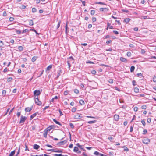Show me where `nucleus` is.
<instances>
[{"label":"nucleus","instance_id":"nucleus-27","mask_svg":"<svg viewBox=\"0 0 156 156\" xmlns=\"http://www.w3.org/2000/svg\"><path fill=\"white\" fill-rule=\"evenodd\" d=\"M94 154L97 156H99L100 155V153L98 151H95L94 152Z\"/></svg>","mask_w":156,"mask_h":156},{"label":"nucleus","instance_id":"nucleus-31","mask_svg":"<svg viewBox=\"0 0 156 156\" xmlns=\"http://www.w3.org/2000/svg\"><path fill=\"white\" fill-rule=\"evenodd\" d=\"M54 155L55 156H68L67 155H62L61 154H54Z\"/></svg>","mask_w":156,"mask_h":156},{"label":"nucleus","instance_id":"nucleus-16","mask_svg":"<svg viewBox=\"0 0 156 156\" xmlns=\"http://www.w3.org/2000/svg\"><path fill=\"white\" fill-rule=\"evenodd\" d=\"M52 65H49L47 68L46 69V71L47 70L48 71L50 70L52 68Z\"/></svg>","mask_w":156,"mask_h":156},{"label":"nucleus","instance_id":"nucleus-37","mask_svg":"<svg viewBox=\"0 0 156 156\" xmlns=\"http://www.w3.org/2000/svg\"><path fill=\"white\" fill-rule=\"evenodd\" d=\"M153 80L154 82H156V76H154L153 78Z\"/></svg>","mask_w":156,"mask_h":156},{"label":"nucleus","instance_id":"nucleus-4","mask_svg":"<svg viewBox=\"0 0 156 156\" xmlns=\"http://www.w3.org/2000/svg\"><path fill=\"white\" fill-rule=\"evenodd\" d=\"M35 102L36 104L39 106L41 105L42 104V103L39 101L38 98H35Z\"/></svg>","mask_w":156,"mask_h":156},{"label":"nucleus","instance_id":"nucleus-54","mask_svg":"<svg viewBox=\"0 0 156 156\" xmlns=\"http://www.w3.org/2000/svg\"><path fill=\"white\" fill-rule=\"evenodd\" d=\"M68 92L67 91H65L64 93V95H67L68 94Z\"/></svg>","mask_w":156,"mask_h":156},{"label":"nucleus","instance_id":"nucleus-39","mask_svg":"<svg viewBox=\"0 0 156 156\" xmlns=\"http://www.w3.org/2000/svg\"><path fill=\"white\" fill-rule=\"evenodd\" d=\"M147 132V130L146 129H144L143 132V134H145Z\"/></svg>","mask_w":156,"mask_h":156},{"label":"nucleus","instance_id":"nucleus-23","mask_svg":"<svg viewBox=\"0 0 156 156\" xmlns=\"http://www.w3.org/2000/svg\"><path fill=\"white\" fill-rule=\"evenodd\" d=\"M95 4H102V5H106L105 3H104L102 2H96Z\"/></svg>","mask_w":156,"mask_h":156},{"label":"nucleus","instance_id":"nucleus-33","mask_svg":"<svg viewBox=\"0 0 156 156\" xmlns=\"http://www.w3.org/2000/svg\"><path fill=\"white\" fill-rule=\"evenodd\" d=\"M29 25L30 26H32L34 24L32 20H30L29 21Z\"/></svg>","mask_w":156,"mask_h":156},{"label":"nucleus","instance_id":"nucleus-20","mask_svg":"<svg viewBox=\"0 0 156 156\" xmlns=\"http://www.w3.org/2000/svg\"><path fill=\"white\" fill-rule=\"evenodd\" d=\"M18 49H19V51H21L23 50V48L22 46H19L18 47Z\"/></svg>","mask_w":156,"mask_h":156},{"label":"nucleus","instance_id":"nucleus-5","mask_svg":"<svg viewBox=\"0 0 156 156\" xmlns=\"http://www.w3.org/2000/svg\"><path fill=\"white\" fill-rule=\"evenodd\" d=\"M55 128V126H54L51 125L49 127H48L45 130V131L46 132H49L52 129H54Z\"/></svg>","mask_w":156,"mask_h":156},{"label":"nucleus","instance_id":"nucleus-51","mask_svg":"<svg viewBox=\"0 0 156 156\" xmlns=\"http://www.w3.org/2000/svg\"><path fill=\"white\" fill-rule=\"evenodd\" d=\"M20 152V147H19V150L18 151V152L16 155V156H18V155L19 154Z\"/></svg>","mask_w":156,"mask_h":156},{"label":"nucleus","instance_id":"nucleus-18","mask_svg":"<svg viewBox=\"0 0 156 156\" xmlns=\"http://www.w3.org/2000/svg\"><path fill=\"white\" fill-rule=\"evenodd\" d=\"M37 113H38V112L35 113L31 115L30 116L31 119H32L33 118L36 116Z\"/></svg>","mask_w":156,"mask_h":156},{"label":"nucleus","instance_id":"nucleus-52","mask_svg":"<svg viewBox=\"0 0 156 156\" xmlns=\"http://www.w3.org/2000/svg\"><path fill=\"white\" fill-rule=\"evenodd\" d=\"M137 76L138 77H141L142 76V74L141 73H138L137 74Z\"/></svg>","mask_w":156,"mask_h":156},{"label":"nucleus","instance_id":"nucleus-26","mask_svg":"<svg viewBox=\"0 0 156 156\" xmlns=\"http://www.w3.org/2000/svg\"><path fill=\"white\" fill-rule=\"evenodd\" d=\"M96 122V120H93V121H88L87 122V123L89 124H92V123H95Z\"/></svg>","mask_w":156,"mask_h":156},{"label":"nucleus","instance_id":"nucleus-29","mask_svg":"<svg viewBox=\"0 0 156 156\" xmlns=\"http://www.w3.org/2000/svg\"><path fill=\"white\" fill-rule=\"evenodd\" d=\"M36 60V58L35 56H34L32 57L31 59V60L32 62H34Z\"/></svg>","mask_w":156,"mask_h":156},{"label":"nucleus","instance_id":"nucleus-15","mask_svg":"<svg viewBox=\"0 0 156 156\" xmlns=\"http://www.w3.org/2000/svg\"><path fill=\"white\" fill-rule=\"evenodd\" d=\"M53 121L56 124H58L59 125L61 126L62 125L59 122L57 121L55 119H53Z\"/></svg>","mask_w":156,"mask_h":156},{"label":"nucleus","instance_id":"nucleus-6","mask_svg":"<svg viewBox=\"0 0 156 156\" xmlns=\"http://www.w3.org/2000/svg\"><path fill=\"white\" fill-rule=\"evenodd\" d=\"M26 119H27L26 117L25 116L23 117V116L22 115L21 117L20 123H24Z\"/></svg>","mask_w":156,"mask_h":156},{"label":"nucleus","instance_id":"nucleus-25","mask_svg":"<svg viewBox=\"0 0 156 156\" xmlns=\"http://www.w3.org/2000/svg\"><path fill=\"white\" fill-rule=\"evenodd\" d=\"M130 20V19L129 18H126L124 20V21L126 23L129 22Z\"/></svg>","mask_w":156,"mask_h":156},{"label":"nucleus","instance_id":"nucleus-2","mask_svg":"<svg viewBox=\"0 0 156 156\" xmlns=\"http://www.w3.org/2000/svg\"><path fill=\"white\" fill-rule=\"evenodd\" d=\"M67 62L68 64H73L74 63V59L72 56H70L68 58Z\"/></svg>","mask_w":156,"mask_h":156},{"label":"nucleus","instance_id":"nucleus-10","mask_svg":"<svg viewBox=\"0 0 156 156\" xmlns=\"http://www.w3.org/2000/svg\"><path fill=\"white\" fill-rule=\"evenodd\" d=\"M66 142V140L61 141L58 143L57 144V145L58 146L64 145Z\"/></svg>","mask_w":156,"mask_h":156},{"label":"nucleus","instance_id":"nucleus-30","mask_svg":"<svg viewBox=\"0 0 156 156\" xmlns=\"http://www.w3.org/2000/svg\"><path fill=\"white\" fill-rule=\"evenodd\" d=\"M74 92L76 94H78L79 93V90L78 89H74Z\"/></svg>","mask_w":156,"mask_h":156},{"label":"nucleus","instance_id":"nucleus-50","mask_svg":"<svg viewBox=\"0 0 156 156\" xmlns=\"http://www.w3.org/2000/svg\"><path fill=\"white\" fill-rule=\"evenodd\" d=\"M60 21H59L58 22V24H57V28L58 29L60 27Z\"/></svg>","mask_w":156,"mask_h":156},{"label":"nucleus","instance_id":"nucleus-17","mask_svg":"<svg viewBox=\"0 0 156 156\" xmlns=\"http://www.w3.org/2000/svg\"><path fill=\"white\" fill-rule=\"evenodd\" d=\"M62 73V72H61V70H58V72H57V78H58L59 76H60V75H61V73Z\"/></svg>","mask_w":156,"mask_h":156},{"label":"nucleus","instance_id":"nucleus-21","mask_svg":"<svg viewBox=\"0 0 156 156\" xmlns=\"http://www.w3.org/2000/svg\"><path fill=\"white\" fill-rule=\"evenodd\" d=\"M134 91L135 92L137 93L139 92V89L137 87H135L134 88Z\"/></svg>","mask_w":156,"mask_h":156},{"label":"nucleus","instance_id":"nucleus-61","mask_svg":"<svg viewBox=\"0 0 156 156\" xmlns=\"http://www.w3.org/2000/svg\"><path fill=\"white\" fill-rule=\"evenodd\" d=\"M145 50L144 49H141V52L142 54H144L145 53Z\"/></svg>","mask_w":156,"mask_h":156},{"label":"nucleus","instance_id":"nucleus-59","mask_svg":"<svg viewBox=\"0 0 156 156\" xmlns=\"http://www.w3.org/2000/svg\"><path fill=\"white\" fill-rule=\"evenodd\" d=\"M113 32L114 33H115L116 34H119L118 32L117 31L113 30Z\"/></svg>","mask_w":156,"mask_h":156},{"label":"nucleus","instance_id":"nucleus-64","mask_svg":"<svg viewBox=\"0 0 156 156\" xmlns=\"http://www.w3.org/2000/svg\"><path fill=\"white\" fill-rule=\"evenodd\" d=\"M47 132L46 131L44 133V136L45 137H46L47 135Z\"/></svg>","mask_w":156,"mask_h":156},{"label":"nucleus","instance_id":"nucleus-49","mask_svg":"<svg viewBox=\"0 0 156 156\" xmlns=\"http://www.w3.org/2000/svg\"><path fill=\"white\" fill-rule=\"evenodd\" d=\"M91 73L92 74H96V71L94 70H92L91 71Z\"/></svg>","mask_w":156,"mask_h":156},{"label":"nucleus","instance_id":"nucleus-42","mask_svg":"<svg viewBox=\"0 0 156 156\" xmlns=\"http://www.w3.org/2000/svg\"><path fill=\"white\" fill-rule=\"evenodd\" d=\"M15 30L17 34H20L21 33V31L20 30H17L16 29H15Z\"/></svg>","mask_w":156,"mask_h":156},{"label":"nucleus","instance_id":"nucleus-53","mask_svg":"<svg viewBox=\"0 0 156 156\" xmlns=\"http://www.w3.org/2000/svg\"><path fill=\"white\" fill-rule=\"evenodd\" d=\"M151 119L150 118H148L147 119V122L148 123H150L151 122Z\"/></svg>","mask_w":156,"mask_h":156},{"label":"nucleus","instance_id":"nucleus-43","mask_svg":"<svg viewBox=\"0 0 156 156\" xmlns=\"http://www.w3.org/2000/svg\"><path fill=\"white\" fill-rule=\"evenodd\" d=\"M86 62L87 64H88V63L94 64V63L93 62H92L90 61H86Z\"/></svg>","mask_w":156,"mask_h":156},{"label":"nucleus","instance_id":"nucleus-34","mask_svg":"<svg viewBox=\"0 0 156 156\" xmlns=\"http://www.w3.org/2000/svg\"><path fill=\"white\" fill-rule=\"evenodd\" d=\"M4 45V43L2 41H0V47H2Z\"/></svg>","mask_w":156,"mask_h":156},{"label":"nucleus","instance_id":"nucleus-7","mask_svg":"<svg viewBox=\"0 0 156 156\" xmlns=\"http://www.w3.org/2000/svg\"><path fill=\"white\" fill-rule=\"evenodd\" d=\"M143 143L147 144L150 142V140L149 139L145 138H144L143 140Z\"/></svg>","mask_w":156,"mask_h":156},{"label":"nucleus","instance_id":"nucleus-41","mask_svg":"<svg viewBox=\"0 0 156 156\" xmlns=\"http://www.w3.org/2000/svg\"><path fill=\"white\" fill-rule=\"evenodd\" d=\"M6 93V91L5 90H2V94L4 96H5V95Z\"/></svg>","mask_w":156,"mask_h":156},{"label":"nucleus","instance_id":"nucleus-1","mask_svg":"<svg viewBox=\"0 0 156 156\" xmlns=\"http://www.w3.org/2000/svg\"><path fill=\"white\" fill-rule=\"evenodd\" d=\"M48 151H51L52 152H60V153H62L63 152V151L61 149H58L57 148L55 149H51L48 150Z\"/></svg>","mask_w":156,"mask_h":156},{"label":"nucleus","instance_id":"nucleus-9","mask_svg":"<svg viewBox=\"0 0 156 156\" xmlns=\"http://www.w3.org/2000/svg\"><path fill=\"white\" fill-rule=\"evenodd\" d=\"M99 10L101 11L104 12H106L108 11L109 9L108 8H100Z\"/></svg>","mask_w":156,"mask_h":156},{"label":"nucleus","instance_id":"nucleus-55","mask_svg":"<svg viewBox=\"0 0 156 156\" xmlns=\"http://www.w3.org/2000/svg\"><path fill=\"white\" fill-rule=\"evenodd\" d=\"M92 20L93 22L96 21V18L94 17H93L92 18Z\"/></svg>","mask_w":156,"mask_h":156},{"label":"nucleus","instance_id":"nucleus-57","mask_svg":"<svg viewBox=\"0 0 156 156\" xmlns=\"http://www.w3.org/2000/svg\"><path fill=\"white\" fill-rule=\"evenodd\" d=\"M14 40L13 39L11 40L10 41V42L12 44H13L14 43Z\"/></svg>","mask_w":156,"mask_h":156},{"label":"nucleus","instance_id":"nucleus-60","mask_svg":"<svg viewBox=\"0 0 156 156\" xmlns=\"http://www.w3.org/2000/svg\"><path fill=\"white\" fill-rule=\"evenodd\" d=\"M81 1L82 2V3L83 5V6H85L86 5H85V2H86L85 1Z\"/></svg>","mask_w":156,"mask_h":156},{"label":"nucleus","instance_id":"nucleus-32","mask_svg":"<svg viewBox=\"0 0 156 156\" xmlns=\"http://www.w3.org/2000/svg\"><path fill=\"white\" fill-rule=\"evenodd\" d=\"M108 81L111 84L113 82V80L112 79H110L108 80Z\"/></svg>","mask_w":156,"mask_h":156},{"label":"nucleus","instance_id":"nucleus-13","mask_svg":"<svg viewBox=\"0 0 156 156\" xmlns=\"http://www.w3.org/2000/svg\"><path fill=\"white\" fill-rule=\"evenodd\" d=\"M120 60L121 62H127V59L126 58L124 57H121L120 58Z\"/></svg>","mask_w":156,"mask_h":156},{"label":"nucleus","instance_id":"nucleus-35","mask_svg":"<svg viewBox=\"0 0 156 156\" xmlns=\"http://www.w3.org/2000/svg\"><path fill=\"white\" fill-rule=\"evenodd\" d=\"M37 10L35 8H33L32 9V11L33 12H36Z\"/></svg>","mask_w":156,"mask_h":156},{"label":"nucleus","instance_id":"nucleus-46","mask_svg":"<svg viewBox=\"0 0 156 156\" xmlns=\"http://www.w3.org/2000/svg\"><path fill=\"white\" fill-rule=\"evenodd\" d=\"M133 109L134 111L136 112L138 110V108L137 107H135Z\"/></svg>","mask_w":156,"mask_h":156},{"label":"nucleus","instance_id":"nucleus-38","mask_svg":"<svg viewBox=\"0 0 156 156\" xmlns=\"http://www.w3.org/2000/svg\"><path fill=\"white\" fill-rule=\"evenodd\" d=\"M95 10H91V11L90 14L92 15H94L95 13Z\"/></svg>","mask_w":156,"mask_h":156},{"label":"nucleus","instance_id":"nucleus-22","mask_svg":"<svg viewBox=\"0 0 156 156\" xmlns=\"http://www.w3.org/2000/svg\"><path fill=\"white\" fill-rule=\"evenodd\" d=\"M15 150H14L13 151H12L9 154V156H13L15 153Z\"/></svg>","mask_w":156,"mask_h":156},{"label":"nucleus","instance_id":"nucleus-58","mask_svg":"<svg viewBox=\"0 0 156 156\" xmlns=\"http://www.w3.org/2000/svg\"><path fill=\"white\" fill-rule=\"evenodd\" d=\"M14 108H12L10 111L9 112V115H10L11 113L12 112V111H13V110H14Z\"/></svg>","mask_w":156,"mask_h":156},{"label":"nucleus","instance_id":"nucleus-14","mask_svg":"<svg viewBox=\"0 0 156 156\" xmlns=\"http://www.w3.org/2000/svg\"><path fill=\"white\" fill-rule=\"evenodd\" d=\"M32 108V107H27L26 108L25 110L26 112H30Z\"/></svg>","mask_w":156,"mask_h":156},{"label":"nucleus","instance_id":"nucleus-48","mask_svg":"<svg viewBox=\"0 0 156 156\" xmlns=\"http://www.w3.org/2000/svg\"><path fill=\"white\" fill-rule=\"evenodd\" d=\"M132 84L133 86H135L136 85V82L135 80H134L132 81Z\"/></svg>","mask_w":156,"mask_h":156},{"label":"nucleus","instance_id":"nucleus-19","mask_svg":"<svg viewBox=\"0 0 156 156\" xmlns=\"http://www.w3.org/2000/svg\"><path fill=\"white\" fill-rule=\"evenodd\" d=\"M79 103L81 105H83L84 104V102L83 100H80L79 101Z\"/></svg>","mask_w":156,"mask_h":156},{"label":"nucleus","instance_id":"nucleus-11","mask_svg":"<svg viewBox=\"0 0 156 156\" xmlns=\"http://www.w3.org/2000/svg\"><path fill=\"white\" fill-rule=\"evenodd\" d=\"M40 94L41 92L39 90H36L34 91V95L38 96Z\"/></svg>","mask_w":156,"mask_h":156},{"label":"nucleus","instance_id":"nucleus-24","mask_svg":"<svg viewBox=\"0 0 156 156\" xmlns=\"http://www.w3.org/2000/svg\"><path fill=\"white\" fill-rule=\"evenodd\" d=\"M135 69V67L134 66H132L130 68V72H133L134 71Z\"/></svg>","mask_w":156,"mask_h":156},{"label":"nucleus","instance_id":"nucleus-63","mask_svg":"<svg viewBox=\"0 0 156 156\" xmlns=\"http://www.w3.org/2000/svg\"><path fill=\"white\" fill-rule=\"evenodd\" d=\"M69 125L71 128H74V126L72 123H70L69 124Z\"/></svg>","mask_w":156,"mask_h":156},{"label":"nucleus","instance_id":"nucleus-44","mask_svg":"<svg viewBox=\"0 0 156 156\" xmlns=\"http://www.w3.org/2000/svg\"><path fill=\"white\" fill-rule=\"evenodd\" d=\"M141 108L142 109H145L146 108V106L145 105H143L141 106Z\"/></svg>","mask_w":156,"mask_h":156},{"label":"nucleus","instance_id":"nucleus-28","mask_svg":"<svg viewBox=\"0 0 156 156\" xmlns=\"http://www.w3.org/2000/svg\"><path fill=\"white\" fill-rule=\"evenodd\" d=\"M126 55L128 57H130L131 55V52L129 51L126 54Z\"/></svg>","mask_w":156,"mask_h":156},{"label":"nucleus","instance_id":"nucleus-56","mask_svg":"<svg viewBox=\"0 0 156 156\" xmlns=\"http://www.w3.org/2000/svg\"><path fill=\"white\" fill-rule=\"evenodd\" d=\"M7 14L6 11H4L3 14V16H6Z\"/></svg>","mask_w":156,"mask_h":156},{"label":"nucleus","instance_id":"nucleus-45","mask_svg":"<svg viewBox=\"0 0 156 156\" xmlns=\"http://www.w3.org/2000/svg\"><path fill=\"white\" fill-rule=\"evenodd\" d=\"M12 77H9L7 79V81L10 82L12 80Z\"/></svg>","mask_w":156,"mask_h":156},{"label":"nucleus","instance_id":"nucleus-62","mask_svg":"<svg viewBox=\"0 0 156 156\" xmlns=\"http://www.w3.org/2000/svg\"><path fill=\"white\" fill-rule=\"evenodd\" d=\"M14 19L12 17H10L9 18V20L10 21H12L14 20Z\"/></svg>","mask_w":156,"mask_h":156},{"label":"nucleus","instance_id":"nucleus-40","mask_svg":"<svg viewBox=\"0 0 156 156\" xmlns=\"http://www.w3.org/2000/svg\"><path fill=\"white\" fill-rule=\"evenodd\" d=\"M125 148L124 149V151H129V149L127 148V147H124Z\"/></svg>","mask_w":156,"mask_h":156},{"label":"nucleus","instance_id":"nucleus-8","mask_svg":"<svg viewBox=\"0 0 156 156\" xmlns=\"http://www.w3.org/2000/svg\"><path fill=\"white\" fill-rule=\"evenodd\" d=\"M73 151L78 154H80L81 153V151L79 150L78 147H74Z\"/></svg>","mask_w":156,"mask_h":156},{"label":"nucleus","instance_id":"nucleus-12","mask_svg":"<svg viewBox=\"0 0 156 156\" xmlns=\"http://www.w3.org/2000/svg\"><path fill=\"white\" fill-rule=\"evenodd\" d=\"M114 120L116 121H118L119 119V115L116 114H115L114 115Z\"/></svg>","mask_w":156,"mask_h":156},{"label":"nucleus","instance_id":"nucleus-3","mask_svg":"<svg viewBox=\"0 0 156 156\" xmlns=\"http://www.w3.org/2000/svg\"><path fill=\"white\" fill-rule=\"evenodd\" d=\"M82 118V116L81 114L77 113L76 115H74V119H78Z\"/></svg>","mask_w":156,"mask_h":156},{"label":"nucleus","instance_id":"nucleus-36","mask_svg":"<svg viewBox=\"0 0 156 156\" xmlns=\"http://www.w3.org/2000/svg\"><path fill=\"white\" fill-rule=\"evenodd\" d=\"M141 122L142 123L143 125L144 126H145L146 123H145V122L144 120V119H143V120H141Z\"/></svg>","mask_w":156,"mask_h":156},{"label":"nucleus","instance_id":"nucleus-47","mask_svg":"<svg viewBox=\"0 0 156 156\" xmlns=\"http://www.w3.org/2000/svg\"><path fill=\"white\" fill-rule=\"evenodd\" d=\"M71 110H72V112H75V111L76 110V108H73Z\"/></svg>","mask_w":156,"mask_h":156}]
</instances>
